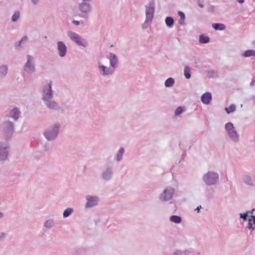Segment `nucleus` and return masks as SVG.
<instances>
[{"label": "nucleus", "mask_w": 255, "mask_h": 255, "mask_svg": "<svg viewBox=\"0 0 255 255\" xmlns=\"http://www.w3.org/2000/svg\"><path fill=\"white\" fill-rule=\"evenodd\" d=\"M249 228L253 229H255V216H252L251 218L249 219Z\"/></svg>", "instance_id": "nucleus-21"}, {"label": "nucleus", "mask_w": 255, "mask_h": 255, "mask_svg": "<svg viewBox=\"0 0 255 255\" xmlns=\"http://www.w3.org/2000/svg\"><path fill=\"white\" fill-rule=\"evenodd\" d=\"M199 6L200 7H202V8L204 7V5H203L202 4H201V3H199Z\"/></svg>", "instance_id": "nucleus-46"}, {"label": "nucleus", "mask_w": 255, "mask_h": 255, "mask_svg": "<svg viewBox=\"0 0 255 255\" xmlns=\"http://www.w3.org/2000/svg\"><path fill=\"white\" fill-rule=\"evenodd\" d=\"M225 128L228 132L231 130L234 129V125L231 123H228L225 125Z\"/></svg>", "instance_id": "nucleus-28"}, {"label": "nucleus", "mask_w": 255, "mask_h": 255, "mask_svg": "<svg viewBox=\"0 0 255 255\" xmlns=\"http://www.w3.org/2000/svg\"><path fill=\"white\" fill-rule=\"evenodd\" d=\"M79 10L85 15H87L92 10V6L88 2L82 1L78 4Z\"/></svg>", "instance_id": "nucleus-5"}, {"label": "nucleus", "mask_w": 255, "mask_h": 255, "mask_svg": "<svg viewBox=\"0 0 255 255\" xmlns=\"http://www.w3.org/2000/svg\"><path fill=\"white\" fill-rule=\"evenodd\" d=\"M7 151L6 147H2V144H0V159L1 160H4L7 158Z\"/></svg>", "instance_id": "nucleus-12"}, {"label": "nucleus", "mask_w": 255, "mask_h": 255, "mask_svg": "<svg viewBox=\"0 0 255 255\" xmlns=\"http://www.w3.org/2000/svg\"><path fill=\"white\" fill-rule=\"evenodd\" d=\"M122 155H121L119 152V153L117 155V159L118 160H120V159H121L122 157Z\"/></svg>", "instance_id": "nucleus-42"}, {"label": "nucleus", "mask_w": 255, "mask_h": 255, "mask_svg": "<svg viewBox=\"0 0 255 255\" xmlns=\"http://www.w3.org/2000/svg\"><path fill=\"white\" fill-rule=\"evenodd\" d=\"M178 14L179 16L180 17V19L179 20L178 23L180 25H184V20L185 18V16L184 13L182 11H178Z\"/></svg>", "instance_id": "nucleus-19"}, {"label": "nucleus", "mask_w": 255, "mask_h": 255, "mask_svg": "<svg viewBox=\"0 0 255 255\" xmlns=\"http://www.w3.org/2000/svg\"><path fill=\"white\" fill-rule=\"evenodd\" d=\"M8 126V131L10 134H12L13 131V128L12 127V124L11 122L7 123Z\"/></svg>", "instance_id": "nucleus-31"}, {"label": "nucleus", "mask_w": 255, "mask_h": 255, "mask_svg": "<svg viewBox=\"0 0 255 255\" xmlns=\"http://www.w3.org/2000/svg\"><path fill=\"white\" fill-rule=\"evenodd\" d=\"M242 55L245 57H249L252 56L255 57V50H248L246 51L242 54Z\"/></svg>", "instance_id": "nucleus-16"}, {"label": "nucleus", "mask_w": 255, "mask_h": 255, "mask_svg": "<svg viewBox=\"0 0 255 255\" xmlns=\"http://www.w3.org/2000/svg\"><path fill=\"white\" fill-rule=\"evenodd\" d=\"M31 2L34 5L38 4L40 2V0H31Z\"/></svg>", "instance_id": "nucleus-38"}, {"label": "nucleus", "mask_w": 255, "mask_h": 255, "mask_svg": "<svg viewBox=\"0 0 255 255\" xmlns=\"http://www.w3.org/2000/svg\"><path fill=\"white\" fill-rule=\"evenodd\" d=\"M58 132V127H55L52 132L46 131L45 136L48 139H52L55 138Z\"/></svg>", "instance_id": "nucleus-10"}, {"label": "nucleus", "mask_w": 255, "mask_h": 255, "mask_svg": "<svg viewBox=\"0 0 255 255\" xmlns=\"http://www.w3.org/2000/svg\"><path fill=\"white\" fill-rule=\"evenodd\" d=\"M212 100V95L210 93L206 92L201 97V100L204 104H209Z\"/></svg>", "instance_id": "nucleus-9"}, {"label": "nucleus", "mask_w": 255, "mask_h": 255, "mask_svg": "<svg viewBox=\"0 0 255 255\" xmlns=\"http://www.w3.org/2000/svg\"><path fill=\"white\" fill-rule=\"evenodd\" d=\"M7 68L5 65H2L0 67V73L4 75L7 73Z\"/></svg>", "instance_id": "nucleus-30"}, {"label": "nucleus", "mask_w": 255, "mask_h": 255, "mask_svg": "<svg viewBox=\"0 0 255 255\" xmlns=\"http://www.w3.org/2000/svg\"><path fill=\"white\" fill-rule=\"evenodd\" d=\"M184 75L187 79H189L191 77V71L190 69L188 67L186 66L184 68Z\"/></svg>", "instance_id": "nucleus-25"}, {"label": "nucleus", "mask_w": 255, "mask_h": 255, "mask_svg": "<svg viewBox=\"0 0 255 255\" xmlns=\"http://www.w3.org/2000/svg\"><path fill=\"white\" fill-rule=\"evenodd\" d=\"M218 179V175L216 173L209 172L204 176L205 182L208 185L216 183Z\"/></svg>", "instance_id": "nucleus-4"}, {"label": "nucleus", "mask_w": 255, "mask_h": 255, "mask_svg": "<svg viewBox=\"0 0 255 255\" xmlns=\"http://www.w3.org/2000/svg\"><path fill=\"white\" fill-rule=\"evenodd\" d=\"M87 203L86 204L87 207H91L97 204L98 199L96 197H88L87 198Z\"/></svg>", "instance_id": "nucleus-11"}, {"label": "nucleus", "mask_w": 255, "mask_h": 255, "mask_svg": "<svg viewBox=\"0 0 255 255\" xmlns=\"http://www.w3.org/2000/svg\"><path fill=\"white\" fill-rule=\"evenodd\" d=\"M52 222L50 221H47L45 224V226L46 227H50Z\"/></svg>", "instance_id": "nucleus-39"}, {"label": "nucleus", "mask_w": 255, "mask_h": 255, "mask_svg": "<svg viewBox=\"0 0 255 255\" xmlns=\"http://www.w3.org/2000/svg\"><path fill=\"white\" fill-rule=\"evenodd\" d=\"M2 216V214L1 213H0V218H1Z\"/></svg>", "instance_id": "nucleus-48"}, {"label": "nucleus", "mask_w": 255, "mask_h": 255, "mask_svg": "<svg viewBox=\"0 0 255 255\" xmlns=\"http://www.w3.org/2000/svg\"><path fill=\"white\" fill-rule=\"evenodd\" d=\"M27 62L26 64H31L33 62L34 58L33 56L30 55H27Z\"/></svg>", "instance_id": "nucleus-33"}, {"label": "nucleus", "mask_w": 255, "mask_h": 255, "mask_svg": "<svg viewBox=\"0 0 255 255\" xmlns=\"http://www.w3.org/2000/svg\"><path fill=\"white\" fill-rule=\"evenodd\" d=\"M244 181L246 183L251 184V179L249 177H246L244 179Z\"/></svg>", "instance_id": "nucleus-35"}, {"label": "nucleus", "mask_w": 255, "mask_h": 255, "mask_svg": "<svg viewBox=\"0 0 255 255\" xmlns=\"http://www.w3.org/2000/svg\"><path fill=\"white\" fill-rule=\"evenodd\" d=\"M67 35L70 38L71 40L74 42L79 46H82L84 47H86L88 45L87 41L72 31H68L67 32Z\"/></svg>", "instance_id": "nucleus-1"}, {"label": "nucleus", "mask_w": 255, "mask_h": 255, "mask_svg": "<svg viewBox=\"0 0 255 255\" xmlns=\"http://www.w3.org/2000/svg\"><path fill=\"white\" fill-rule=\"evenodd\" d=\"M183 112V109L181 107H179L177 108L175 112V115H178Z\"/></svg>", "instance_id": "nucleus-32"}, {"label": "nucleus", "mask_w": 255, "mask_h": 255, "mask_svg": "<svg viewBox=\"0 0 255 255\" xmlns=\"http://www.w3.org/2000/svg\"><path fill=\"white\" fill-rule=\"evenodd\" d=\"M28 40V37L26 35L23 36L20 40L22 43L26 42Z\"/></svg>", "instance_id": "nucleus-37"}, {"label": "nucleus", "mask_w": 255, "mask_h": 255, "mask_svg": "<svg viewBox=\"0 0 255 255\" xmlns=\"http://www.w3.org/2000/svg\"><path fill=\"white\" fill-rule=\"evenodd\" d=\"M165 22L168 27H172L173 25L174 20L172 17L167 16L165 18Z\"/></svg>", "instance_id": "nucleus-15"}, {"label": "nucleus", "mask_w": 255, "mask_h": 255, "mask_svg": "<svg viewBox=\"0 0 255 255\" xmlns=\"http://www.w3.org/2000/svg\"><path fill=\"white\" fill-rule=\"evenodd\" d=\"M231 138L233 140H237L238 139V136L237 135L236 131L234 129L228 132Z\"/></svg>", "instance_id": "nucleus-18"}, {"label": "nucleus", "mask_w": 255, "mask_h": 255, "mask_svg": "<svg viewBox=\"0 0 255 255\" xmlns=\"http://www.w3.org/2000/svg\"><path fill=\"white\" fill-rule=\"evenodd\" d=\"M253 44L255 45V40L253 42Z\"/></svg>", "instance_id": "nucleus-49"}, {"label": "nucleus", "mask_w": 255, "mask_h": 255, "mask_svg": "<svg viewBox=\"0 0 255 255\" xmlns=\"http://www.w3.org/2000/svg\"><path fill=\"white\" fill-rule=\"evenodd\" d=\"M152 20L149 19V20L147 18H145L144 22L142 24V28L145 29L146 28L149 24L151 22Z\"/></svg>", "instance_id": "nucleus-29"}, {"label": "nucleus", "mask_w": 255, "mask_h": 255, "mask_svg": "<svg viewBox=\"0 0 255 255\" xmlns=\"http://www.w3.org/2000/svg\"><path fill=\"white\" fill-rule=\"evenodd\" d=\"M212 27L215 30H224L226 28V26L222 23H213Z\"/></svg>", "instance_id": "nucleus-14"}, {"label": "nucleus", "mask_w": 255, "mask_h": 255, "mask_svg": "<svg viewBox=\"0 0 255 255\" xmlns=\"http://www.w3.org/2000/svg\"><path fill=\"white\" fill-rule=\"evenodd\" d=\"M174 83V79L172 78H169L165 81V85L167 87H169L172 86Z\"/></svg>", "instance_id": "nucleus-23"}, {"label": "nucleus", "mask_w": 255, "mask_h": 255, "mask_svg": "<svg viewBox=\"0 0 255 255\" xmlns=\"http://www.w3.org/2000/svg\"><path fill=\"white\" fill-rule=\"evenodd\" d=\"M237 1L240 3H243L244 2V0H237Z\"/></svg>", "instance_id": "nucleus-44"}, {"label": "nucleus", "mask_w": 255, "mask_h": 255, "mask_svg": "<svg viewBox=\"0 0 255 255\" xmlns=\"http://www.w3.org/2000/svg\"><path fill=\"white\" fill-rule=\"evenodd\" d=\"M146 18L149 20H152L153 18L155 12V3L153 1H150L147 5L145 6Z\"/></svg>", "instance_id": "nucleus-3"}, {"label": "nucleus", "mask_w": 255, "mask_h": 255, "mask_svg": "<svg viewBox=\"0 0 255 255\" xmlns=\"http://www.w3.org/2000/svg\"><path fill=\"white\" fill-rule=\"evenodd\" d=\"M210 38L208 36L201 35L199 36V42L201 43H207L209 42Z\"/></svg>", "instance_id": "nucleus-20"}, {"label": "nucleus", "mask_w": 255, "mask_h": 255, "mask_svg": "<svg viewBox=\"0 0 255 255\" xmlns=\"http://www.w3.org/2000/svg\"><path fill=\"white\" fill-rule=\"evenodd\" d=\"M236 110V106L234 104L231 105L229 107L226 108L225 110L228 114L233 112Z\"/></svg>", "instance_id": "nucleus-26"}, {"label": "nucleus", "mask_w": 255, "mask_h": 255, "mask_svg": "<svg viewBox=\"0 0 255 255\" xmlns=\"http://www.w3.org/2000/svg\"><path fill=\"white\" fill-rule=\"evenodd\" d=\"M92 0H82V1L88 2V1H91Z\"/></svg>", "instance_id": "nucleus-47"}, {"label": "nucleus", "mask_w": 255, "mask_h": 255, "mask_svg": "<svg viewBox=\"0 0 255 255\" xmlns=\"http://www.w3.org/2000/svg\"><path fill=\"white\" fill-rule=\"evenodd\" d=\"M200 208H201V206L197 207V208H196V210H198V212H199L200 209Z\"/></svg>", "instance_id": "nucleus-45"}, {"label": "nucleus", "mask_w": 255, "mask_h": 255, "mask_svg": "<svg viewBox=\"0 0 255 255\" xmlns=\"http://www.w3.org/2000/svg\"><path fill=\"white\" fill-rule=\"evenodd\" d=\"M51 85L52 83L50 81L48 84V89L47 93H45L43 96V99L46 102V104L49 108L55 109L57 108V104L54 101H49V100L51 99L52 97Z\"/></svg>", "instance_id": "nucleus-2"}, {"label": "nucleus", "mask_w": 255, "mask_h": 255, "mask_svg": "<svg viewBox=\"0 0 255 255\" xmlns=\"http://www.w3.org/2000/svg\"><path fill=\"white\" fill-rule=\"evenodd\" d=\"M72 23L76 25H78L80 24V21L74 20L72 21Z\"/></svg>", "instance_id": "nucleus-40"}, {"label": "nucleus", "mask_w": 255, "mask_h": 255, "mask_svg": "<svg viewBox=\"0 0 255 255\" xmlns=\"http://www.w3.org/2000/svg\"><path fill=\"white\" fill-rule=\"evenodd\" d=\"M19 112L16 108H14L10 112V117L13 118L14 120L18 118Z\"/></svg>", "instance_id": "nucleus-17"}, {"label": "nucleus", "mask_w": 255, "mask_h": 255, "mask_svg": "<svg viewBox=\"0 0 255 255\" xmlns=\"http://www.w3.org/2000/svg\"><path fill=\"white\" fill-rule=\"evenodd\" d=\"M22 43L21 42V41L20 40L18 41H16L14 43V47L17 48L18 47H21V44Z\"/></svg>", "instance_id": "nucleus-34"}, {"label": "nucleus", "mask_w": 255, "mask_h": 255, "mask_svg": "<svg viewBox=\"0 0 255 255\" xmlns=\"http://www.w3.org/2000/svg\"><path fill=\"white\" fill-rule=\"evenodd\" d=\"M110 59V64H117L118 62L117 56L113 53H111L109 56Z\"/></svg>", "instance_id": "nucleus-13"}, {"label": "nucleus", "mask_w": 255, "mask_h": 255, "mask_svg": "<svg viewBox=\"0 0 255 255\" xmlns=\"http://www.w3.org/2000/svg\"><path fill=\"white\" fill-rule=\"evenodd\" d=\"M173 192V190L171 188L165 189L164 192L160 196L161 200L162 201L170 200L172 197Z\"/></svg>", "instance_id": "nucleus-8"}, {"label": "nucleus", "mask_w": 255, "mask_h": 255, "mask_svg": "<svg viewBox=\"0 0 255 255\" xmlns=\"http://www.w3.org/2000/svg\"><path fill=\"white\" fill-rule=\"evenodd\" d=\"M116 65H108L105 66L101 65L99 67L100 70L103 71V74L108 75L111 74L115 70Z\"/></svg>", "instance_id": "nucleus-7"}, {"label": "nucleus", "mask_w": 255, "mask_h": 255, "mask_svg": "<svg viewBox=\"0 0 255 255\" xmlns=\"http://www.w3.org/2000/svg\"><path fill=\"white\" fill-rule=\"evenodd\" d=\"M31 66L32 65H25L24 69L25 70H27L28 69H30L31 68Z\"/></svg>", "instance_id": "nucleus-41"}, {"label": "nucleus", "mask_w": 255, "mask_h": 255, "mask_svg": "<svg viewBox=\"0 0 255 255\" xmlns=\"http://www.w3.org/2000/svg\"><path fill=\"white\" fill-rule=\"evenodd\" d=\"M72 211H73V210L71 208L66 209L63 213V216L64 217H67L71 214Z\"/></svg>", "instance_id": "nucleus-27"}, {"label": "nucleus", "mask_w": 255, "mask_h": 255, "mask_svg": "<svg viewBox=\"0 0 255 255\" xmlns=\"http://www.w3.org/2000/svg\"><path fill=\"white\" fill-rule=\"evenodd\" d=\"M20 16V12L19 11H15L11 17V20L13 22H16Z\"/></svg>", "instance_id": "nucleus-24"}, {"label": "nucleus", "mask_w": 255, "mask_h": 255, "mask_svg": "<svg viewBox=\"0 0 255 255\" xmlns=\"http://www.w3.org/2000/svg\"><path fill=\"white\" fill-rule=\"evenodd\" d=\"M170 220L175 223H180L181 222V218L177 216H172L170 218Z\"/></svg>", "instance_id": "nucleus-22"}, {"label": "nucleus", "mask_w": 255, "mask_h": 255, "mask_svg": "<svg viewBox=\"0 0 255 255\" xmlns=\"http://www.w3.org/2000/svg\"><path fill=\"white\" fill-rule=\"evenodd\" d=\"M57 49L59 54L61 57L64 56L67 52V47L64 43L62 41H58L57 43Z\"/></svg>", "instance_id": "nucleus-6"}, {"label": "nucleus", "mask_w": 255, "mask_h": 255, "mask_svg": "<svg viewBox=\"0 0 255 255\" xmlns=\"http://www.w3.org/2000/svg\"><path fill=\"white\" fill-rule=\"evenodd\" d=\"M248 216V213L241 214V218L244 219V220H246Z\"/></svg>", "instance_id": "nucleus-36"}, {"label": "nucleus", "mask_w": 255, "mask_h": 255, "mask_svg": "<svg viewBox=\"0 0 255 255\" xmlns=\"http://www.w3.org/2000/svg\"><path fill=\"white\" fill-rule=\"evenodd\" d=\"M124 152V148H121L119 150V153L121 154V155H123V153Z\"/></svg>", "instance_id": "nucleus-43"}]
</instances>
